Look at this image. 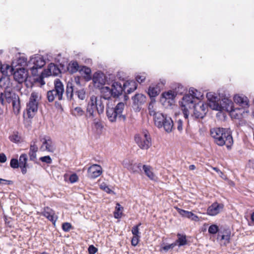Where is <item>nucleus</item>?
I'll return each mask as SVG.
<instances>
[{
  "mask_svg": "<svg viewBox=\"0 0 254 254\" xmlns=\"http://www.w3.org/2000/svg\"><path fill=\"white\" fill-rule=\"evenodd\" d=\"M230 232L228 230L224 231H219L217 235V239L223 241L224 245H227L230 242Z\"/></svg>",
  "mask_w": 254,
  "mask_h": 254,
  "instance_id": "25",
  "label": "nucleus"
},
{
  "mask_svg": "<svg viewBox=\"0 0 254 254\" xmlns=\"http://www.w3.org/2000/svg\"><path fill=\"white\" fill-rule=\"evenodd\" d=\"M62 228L64 231L68 232L71 228V225L68 222L64 223L62 225Z\"/></svg>",
  "mask_w": 254,
  "mask_h": 254,
  "instance_id": "45",
  "label": "nucleus"
},
{
  "mask_svg": "<svg viewBox=\"0 0 254 254\" xmlns=\"http://www.w3.org/2000/svg\"><path fill=\"white\" fill-rule=\"evenodd\" d=\"M233 99L235 103L239 104L242 107H246L248 105L249 100L246 96L236 95Z\"/></svg>",
  "mask_w": 254,
  "mask_h": 254,
  "instance_id": "28",
  "label": "nucleus"
},
{
  "mask_svg": "<svg viewBox=\"0 0 254 254\" xmlns=\"http://www.w3.org/2000/svg\"><path fill=\"white\" fill-rule=\"evenodd\" d=\"M6 161V157L5 155L2 153H0V163H4Z\"/></svg>",
  "mask_w": 254,
  "mask_h": 254,
  "instance_id": "53",
  "label": "nucleus"
},
{
  "mask_svg": "<svg viewBox=\"0 0 254 254\" xmlns=\"http://www.w3.org/2000/svg\"><path fill=\"white\" fill-rule=\"evenodd\" d=\"M206 97L208 101V105L213 110L227 112H232L234 110L233 103L228 98H224L219 101L215 94L211 92L207 94Z\"/></svg>",
  "mask_w": 254,
  "mask_h": 254,
  "instance_id": "3",
  "label": "nucleus"
},
{
  "mask_svg": "<svg viewBox=\"0 0 254 254\" xmlns=\"http://www.w3.org/2000/svg\"><path fill=\"white\" fill-rule=\"evenodd\" d=\"M177 236L178 239L174 242L175 244H176V246L178 245L179 247H181L187 244V241L185 235L178 234Z\"/></svg>",
  "mask_w": 254,
  "mask_h": 254,
  "instance_id": "34",
  "label": "nucleus"
},
{
  "mask_svg": "<svg viewBox=\"0 0 254 254\" xmlns=\"http://www.w3.org/2000/svg\"><path fill=\"white\" fill-rule=\"evenodd\" d=\"M97 251V249L93 245H91L88 248V252L89 254H95Z\"/></svg>",
  "mask_w": 254,
  "mask_h": 254,
  "instance_id": "51",
  "label": "nucleus"
},
{
  "mask_svg": "<svg viewBox=\"0 0 254 254\" xmlns=\"http://www.w3.org/2000/svg\"><path fill=\"white\" fill-rule=\"evenodd\" d=\"M121 208H122L121 206V205L119 204H117V206L116 207V209L117 210V211H118V212H120V211L121 210Z\"/></svg>",
  "mask_w": 254,
  "mask_h": 254,
  "instance_id": "62",
  "label": "nucleus"
},
{
  "mask_svg": "<svg viewBox=\"0 0 254 254\" xmlns=\"http://www.w3.org/2000/svg\"><path fill=\"white\" fill-rule=\"evenodd\" d=\"M74 93L80 100H83L85 99L86 92L85 89L83 88L80 89L74 88L72 83L68 82L66 87V94L67 99L69 100L74 99Z\"/></svg>",
  "mask_w": 254,
  "mask_h": 254,
  "instance_id": "10",
  "label": "nucleus"
},
{
  "mask_svg": "<svg viewBox=\"0 0 254 254\" xmlns=\"http://www.w3.org/2000/svg\"><path fill=\"white\" fill-rule=\"evenodd\" d=\"M102 95L98 97L99 98H103L105 100V103L107 104V100L113 96V93L112 92V89L108 86H104L101 88Z\"/></svg>",
  "mask_w": 254,
  "mask_h": 254,
  "instance_id": "26",
  "label": "nucleus"
},
{
  "mask_svg": "<svg viewBox=\"0 0 254 254\" xmlns=\"http://www.w3.org/2000/svg\"><path fill=\"white\" fill-rule=\"evenodd\" d=\"M135 79L138 83H141L146 79V74L145 73L138 74L136 75Z\"/></svg>",
  "mask_w": 254,
  "mask_h": 254,
  "instance_id": "39",
  "label": "nucleus"
},
{
  "mask_svg": "<svg viewBox=\"0 0 254 254\" xmlns=\"http://www.w3.org/2000/svg\"><path fill=\"white\" fill-rule=\"evenodd\" d=\"M45 72H46V74L47 76H57L61 73V71L59 67L53 63H51L49 64L48 68Z\"/></svg>",
  "mask_w": 254,
  "mask_h": 254,
  "instance_id": "27",
  "label": "nucleus"
},
{
  "mask_svg": "<svg viewBox=\"0 0 254 254\" xmlns=\"http://www.w3.org/2000/svg\"><path fill=\"white\" fill-rule=\"evenodd\" d=\"M93 81L95 85L99 87L105 84V77L102 73H95L93 77Z\"/></svg>",
  "mask_w": 254,
  "mask_h": 254,
  "instance_id": "23",
  "label": "nucleus"
},
{
  "mask_svg": "<svg viewBox=\"0 0 254 254\" xmlns=\"http://www.w3.org/2000/svg\"><path fill=\"white\" fill-rule=\"evenodd\" d=\"M154 124L158 128L164 127L167 132H170L173 128L174 124L172 119L166 115L158 112L153 118Z\"/></svg>",
  "mask_w": 254,
  "mask_h": 254,
  "instance_id": "6",
  "label": "nucleus"
},
{
  "mask_svg": "<svg viewBox=\"0 0 254 254\" xmlns=\"http://www.w3.org/2000/svg\"><path fill=\"white\" fill-rule=\"evenodd\" d=\"M176 95L175 92L170 90L162 94V100L164 99L165 100H168V102H170V101H172L174 100Z\"/></svg>",
  "mask_w": 254,
  "mask_h": 254,
  "instance_id": "32",
  "label": "nucleus"
},
{
  "mask_svg": "<svg viewBox=\"0 0 254 254\" xmlns=\"http://www.w3.org/2000/svg\"><path fill=\"white\" fill-rule=\"evenodd\" d=\"M3 98L4 100L5 105L6 103H11L13 107V110L15 114H18L20 110V104L19 98L12 90L10 91H4Z\"/></svg>",
  "mask_w": 254,
  "mask_h": 254,
  "instance_id": "8",
  "label": "nucleus"
},
{
  "mask_svg": "<svg viewBox=\"0 0 254 254\" xmlns=\"http://www.w3.org/2000/svg\"><path fill=\"white\" fill-rule=\"evenodd\" d=\"M176 209L178 212L183 217H187L189 219L190 217V215L192 214L191 212L186 211L178 207H177Z\"/></svg>",
  "mask_w": 254,
  "mask_h": 254,
  "instance_id": "35",
  "label": "nucleus"
},
{
  "mask_svg": "<svg viewBox=\"0 0 254 254\" xmlns=\"http://www.w3.org/2000/svg\"><path fill=\"white\" fill-rule=\"evenodd\" d=\"M223 208V205L217 202L213 203L207 210L208 215L214 216L218 214Z\"/></svg>",
  "mask_w": 254,
  "mask_h": 254,
  "instance_id": "19",
  "label": "nucleus"
},
{
  "mask_svg": "<svg viewBox=\"0 0 254 254\" xmlns=\"http://www.w3.org/2000/svg\"><path fill=\"white\" fill-rule=\"evenodd\" d=\"M175 246H176V244H175V243H173L171 244L166 245L162 247V249L165 251L167 252L170 249H173Z\"/></svg>",
  "mask_w": 254,
  "mask_h": 254,
  "instance_id": "47",
  "label": "nucleus"
},
{
  "mask_svg": "<svg viewBox=\"0 0 254 254\" xmlns=\"http://www.w3.org/2000/svg\"><path fill=\"white\" fill-rule=\"evenodd\" d=\"M40 160L42 162H45L47 164H51L52 162V159L49 156H45L44 157H41L40 158Z\"/></svg>",
  "mask_w": 254,
  "mask_h": 254,
  "instance_id": "46",
  "label": "nucleus"
},
{
  "mask_svg": "<svg viewBox=\"0 0 254 254\" xmlns=\"http://www.w3.org/2000/svg\"><path fill=\"white\" fill-rule=\"evenodd\" d=\"M139 237L140 236H133L131 240V244L132 246H135L138 244Z\"/></svg>",
  "mask_w": 254,
  "mask_h": 254,
  "instance_id": "50",
  "label": "nucleus"
},
{
  "mask_svg": "<svg viewBox=\"0 0 254 254\" xmlns=\"http://www.w3.org/2000/svg\"><path fill=\"white\" fill-rule=\"evenodd\" d=\"M80 66L77 62H70L67 66L68 71L71 73H74L79 71Z\"/></svg>",
  "mask_w": 254,
  "mask_h": 254,
  "instance_id": "31",
  "label": "nucleus"
},
{
  "mask_svg": "<svg viewBox=\"0 0 254 254\" xmlns=\"http://www.w3.org/2000/svg\"><path fill=\"white\" fill-rule=\"evenodd\" d=\"M10 165L11 167L14 169L18 168L19 167L18 161L16 159H12L10 160Z\"/></svg>",
  "mask_w": 254,
  "mask_h": 254,
  "instance_id": "43",
  "label": "nucleus"
},
{
  "mask_svg": "<svg viewBox=\"0 0 254 254\" xmlns=\"http://www.w3.org/2000/svg\"><path fill=\"white\" fill-rule=\"evenodd\" d=\"M28 158L26 154H21L19 159V166H23V165H27Z\"/></svg>",
  "mask_w": 254,
  "mask_h": 254,
  "instance_id": "36",
  "label": "nucleus"
},
{
  "mask_svg": "<svg viewBox=\"0 0 254 254\" xmlns=\"http://www.w3.org/2000/svg\"><path fill=\"white\" fill-rule=\"evenodd\" d=\"M177 129L179 131H181L183 130V122L179 119L177 121Z\"/></svg>",
  "mask_w": 254,
  "mask_h": 254,
  "instance_id": "52",
  "label": "nucleus"
},
{
  "mask_svg": "<svg viewBox=\"0 0 254 254\" xmlns=\"http://www.w3.org/2000/svg\"><path fill=\"white\" fill-rule=\"evenodd\" d=\"M2 69L3 67L1 65V64L0 63V79L3 75L2 73L4 72V71L2 70Z\"/></svg>",
  "mask_w": 254,
  "mask_h": 254,
  "instance_id": "60",
  "label": "nucleus"
},
{
  "mask_svg": "<svg viewBox=\"0 0 254 254\" xmlns=\"http://www.w3.org/2000/svg\"><path fill=\"white\" fill-rule=\"evenodd\" d=\"M36 142H34L33 144H31L29 155L30 160H33L36 158V152L38 151V147L35 144Z\"/></svg>",
  "mask_w": 254,
  "mask_h": 254,
  "instance_id": "33",
  "label": "nucleus"
},
{
  "mask_svg": "<svg viewBox=\"0 0 254 254\" xmlns=\"http://www.w3.org/2000/svg\"><path fill=\"white\" fill-rule=\"evenodd\" d=\"M3 95H4V93H3L0 90V103L2 105H5V103H4V98H3Z\"/></svg>",
  "mask_w": 254,
  "mask_h": 254,
  "instance_id": "54",
  "label": "nucleus"
},
{
  "mask_svg": "<svg viewBox=\"0 0 254 254\" xmlns=\"http://www.w3.org/2000/svg\"><path fill=\"white\" fill-rule=\"evenodd\" d=\"M218 232H219L218 227L216 225H211L208 228V232L210 234H215Z\"/></svg>",
  "mask_w": 254,
  "mask_h": 254,
  "instance_id": "37",
  "label": "nucleus"
},
{
  "mask_svg": "<svg viewBox=\"0 0 254 254\" xmlns=\"http://www.w3.org/2000/svg\"><path fill=\"white\" fill-rule=\"evenodd\" d=\"M41 215L46 217L54 225L58 219V216L55 215L54 211L48 207L44 208L43 211L41 212Z\"/></svg>",
  "mask_w": 254,
  "mask_h": 254,
  "instance_id": "18",
  "label": "nucleus"
},
{
  "mask_svg": "<svg viewBox=\"0 0 254 254\" xmlns=\"http://www.w3.org/2000/svg\"><path fill=\"white\" fill-rule=\"evenodd\" d=\"M148 110L150 116H153V118L156 116V114L158 113V112H156L155 109L154 108L153 103H150L148 106Z\"/></svg>",
  "mask_w": 254,
  "mask_h": 254,
  "instance_id": "41",
  "label": "nucleus"
},
{
  "mask_svg": "<svg viewBox=\"0 0 254 254\" xmlns=\"http://www.w3.org/2000/svg\"><path fill=\"white\" fill-rule=\"evenodd\" d=\"M79 71L83 72L87 75H90L91 72L90 68L85 66H80Z\"/></svg>",
  "mask_w": 254,
  "mask_h": 254,
  "instance_id": "38",
  "label": "nucleus"
},
{
  "mask_svg": "<svg viewBox=\"0 0 254 254\" xmlns=\"http://www.w3.org/2000/svg\"><path fill=\"white\" fill-rule=\"evenodd\" d=\"M124 92L126 94H130L137 88L136 82L133 80L124 82Z\"/></svg>",
  "mask_w": 254,
  "mask_h": 254,
  "instance_id": "22",
  "label": "nucleus"
},
{
  "mask_svg": "<svg viewBox=\"0 0 254 254\" xmlns=\"http://www.w3.org/2000/svg\"><path fill=\"white\" fill-rule=\"evenodd\" d=\"M210 134L215 142L219 146L225 144L228 147L233 144L231 133L228 129L220 127L213 128L210 130Z\"/></svg>",
  "mask_w": 254,
  "mask_h": 254,
  "instance_id": "4",
  "label": "nucleus"
},
{
  "mask_svg": "<svg viewBox=\"0 0 254 254\" xmlns=\"http://www.w3.org/2000/svg\"><path fill=\"white\" fill-rule=\"evenodd\" d=\"M69 181L71 183H75L78 180V176L75 174L71 175L69 177Z\"/></svg>",
  "mask_w": 254,
  "mask_h": 254,
  "instance_id": "48",
  "label": "nucleus"
},
{
  "mask_svg": "<svg viewBox=\"0 0 254 254\" xmlns=\"http://www.w3.org/2000/svg\"><path fill=\"white\" fill-rule=\"evenodd\" d=\"M123 164L126 168L132 173L138 172L139 171L141 170V168L142 167L141 163L133 164L132 162H130V161L127 162L124 161Z\"/></svg>",
  "mask_w": 254,
  "mask_h": 254,
  "instance_id": "24",
  "label": "nucleus"
},
{
  "mask_svg": "<svg viewBox=\"0 0 254 254\" xmlns=\"http://www.w3.org/2000/svg\"><path fill=\"white\" fill-rule=\"evenodd\" d=\"M27 64V58L24 56H20L12 62V66H16L17 65L24 66Z\"/></svg>",
  "mask_w": 254,
  "mask_h": 254,
  "instance_id": "29",
  "label": "nucleus"
},
{
  "mask_svg": "<svg viewBox=\"0 0 254 254\" xmlns=\"http://www.w3.org/2000/svg\"><path fill=\"white\" fill-rule=\"evenodd\" d=\"M46 63L43 57L41 55H35L31 58L28 62V65L29 66L33 75H36L37 70L39 68H41Z\"/></svg>",
  "mask_w": 254,
  "mask_h": 254,
  "instance_id": "12",
  "label": "nucleus"
},
{
  "mask_svg": "<svg viewBox=\"0 0 254 254\" xmlns=\"http://www.w3.org/2000/svg\"><path fill=\"white\" fill-rule=\"evenodd\" d=\"M28 165L19 166L21 170V172L23 174H25L27 173V167Z\"/></svg>",
  "mask_w": 254,
  "mask_h": 254,
  "instance_id": "55",
  "label": "nucleus"
},
{
  "mask_svg": "<svg viewBox=\"0 0 254 254\" xmlns=\"http://www.w3.org/2000/svg\"><path fill=\"white\" fill-rule=\"evenodd\" d=\"M141 225V223L132 227L131 232L134 236H139V227Z\"/></svg>",
  "mask_w": 254,
  "mask_h": 254,
  "instance_id": "42",
  "label": "nucleus"
},
{
  "mask_svg": "<svg viewBox=\"0 0 254 254\" xmlns=\"http://www.w3.org/2000/svg\"><path fill=\"white\" fill-rule=\"evenodd\" d=\"M124 81H122L123 83H122L121 82L115 80L112 81L111 89H112L114 97L119 96L122 94L123 91L124 92Z\"/></svg>",
  "mask_w": 254,
  "mask_h": 254,
  "instance_id": "16",
  "label": "nucleus"
},
{
  "mask_svg": "<svg viewBox=\"0 0 254 254\" xmlns=\"http://www.w3.org/2000/svg\"><path fill=\"white\" fill-rule=\"evenodd\" d=\"M10 181L4 180L2 179H0V184H10Z\"/></svg>",
  "mask_w": 254,
  "mask_h": 254,
  "instance_id": "58",
  "label": "nucleus"
},
{
  "mask_svg": "<svg viewBox=\"0 0 254 254\" xmlns=\"http://www.w3.org/2000/svg\"><path fill=\"white\" fill-rule=\"evenodd\" d=\"M132 107L134 111L138 112L146 101V97L142 94H136L132 98Z\"/></svg>",
  "mask_w": 254,
  "mask_h": 254,
  "instance_id": "14",
  "label": "nucleus"
},
{
  "mask_svg": "<svg viewBox=\"0 0 254 254\" xmlns=\"http://www.w3.org/2000/svg\"><path fill=\"white\" fill-rule=\"evenodd\" d=\"M75 116H81L84 114V111L81 107H77L73 110V113Z\"/></svg>",
  "mask_w": 254,
  "mask_h": 254,
  "instance_id": "40",
  "label": "nucleus"
},
{
  "mask_svg": "<svg viewBox=\"0 0 254 254\" xmlns=\"http://www.w3.org/2000/svg\"><path fill=\"white\" fill-rule=\"evenodd\" d=\"M202 96L201 92L191 88L189 89V93L183 97L181 105L186 119L191 112L196 118L202 119L204 117L207 113V105L201 101L197 102Z\"/></svg>",
  "mask_w": 254,
  "mask_h": 254,
  "instance_id": "1",
  "label": "nucleus"
},
{
  "mask_svg": "<svg viewBox=\"0 0 254 254\" xmlns=\"http://www.w3.org/2000/svg\"><path fill=\"white\" fill-rule=\"evenodd\" d=\"M164 82H162L161 83H158L156 85H151L149 86L148 94L150 97H155L157 96L160 93L161 88L163 87Z\"/></svg>",
  "mask_w": 254,
  "mask_h": 254,
  "instance_id": "20",
  "label": "nucleus"
},
{
  "mask_svg": "<svg viewBox=\"0 0 254 254\" xmlns=\"http://www.w3.org/2000/svg\"><path fill=\"white\" fill-rule=\"evenodd\" d=\"M6 73H8V71L9 70V72L12 73V71H13V68L12 67H11L10 66L8 65H6Z\"/></svg>",
  "mask_w": 254,
  "mask_h": 254,
  "instance_id": "57",
  "label": "nucleus"
},
{
  "mask_svg": "<svg viewBox=\"0 0 254 254\" xmlns=\"http://www.w3.org/2000/svg\"><path fill=\"white\" fill-rule=\"evenodd\" d=\"M251 220L252 222H254V212L251 215Z\"/></svg>",
  "mask_w": 254,
  "mask_h": 254,
  "instance_id": "64",
  "label": "nucleus"
},
{
  "mask_svg": "<svg viewBox=\"0 0 254 254\" xmlns=\"http://www.w3.org/2000/svg\"><path fill=\"white\" fill-rule=\"evenodd\" d=\"M101 189L105 191L106 192L110 193L112 192V190L105 184H102L100 186Z\"/></svg>",
  "mask_w": 254,
  "mask_h": 254,
  "instance_id": "49",
  "label": "nucleus"
},
{
  "mask_svg": "<svg viewBox=\"0 0 254 254\" xmlns=\"http://www.w3.org/2000/svg\"><path fill=\"white\" fill-rule=\"evenodd\" d=\"M195 169V166L194 165H191L189 166L190 170H194Z\"/></svg>",
  "mask_w": 254,
  "mask_h": 254,
  "instance_id": "63",
  "label": "nucleus"
},
{
  "mask_svg": "<svg viewBox=\"0 0 254 254\" xmlns=\"http://www.w3.org/2000/svg\"><path fill=\"white\" fill-rule=\"evenodd\" d=\"M13 77L18 83H22L27 77V71L24 68H17L13 73Z\"/></svg>",
  "mask_w": 254,
  "mask_h": 254,
  "instance_id": "17",
  "label": "nucleus"
},
{
  "mask_svg": "<svg viewBox=\"0 0 254 254\" xmlns=\"http://www.w3.org/2000/svg\"><path fill=\"white\" fill-rule=\"evenodd\" d=\"M105 100L94 95L91 96L86 107V117L95 123L98 121L97 115L102 114L104 111Z\"/></svg>",
  "mask_w": 254,
  "mask_h": 254,
  "instance_id": "2",
  "label": "nucleus"
},
{
  "mask_svg": "<svg viewBox=\"0 0 254 254\" xmlns=\"http://www.w3.org/2000/svg\"><path fill=\"white\" fill-rule=\"evenodd\" d=\"M0 87L4 89V91L12 90V84L8 76H1L0 79Z\"/></svg>",
  "mask_w": 254,
  "mask_h": 254,
  "instance_id": "21",
  "label": "nucleus"
},
{
  "mask_svg": "<svg viewBox=\"0 0 254 254\" xmlns=\"http://www.w3.org/2000/svg\"><path fill=\"white\" fill-rule=\"evenodd\" d=\"M10 140L13 142H18L20 141V137L16 134H14L9 136Z\"/></svg>",
  "mask_w": 254,
  "mask_h": 254,
  "instance_id": "44",
  "label": "nucleus"
},
{
  "mask_svg": "<svg viewBox=\"0 0 254 254\" xmlns=\"http://www.w3.org/2000/svg\"><path fill=\"white\" fill-rule=\"evenodd\" d=\"M64 92V86L63 83L60 79H56L54 81V88L47 92L48 100L50 102L54 101L56 99L62 100Z\"/></svg>",
  "mask_w": 254,
  "mask_h": 254,
  "instance_id": "7",
  "label": "nucleus"
},
{
  "mask_svg": "<svg viewBox=\"0 0 254 254\" xmlns=\"http://www.w3.org/2000/svg\"><path fill=\"white\" fill-rule=\"evenodd\" d=\"M40 141L42 145L40 147L41 151L54 152L56 150V146L50 136L43 135L40 137Z\"/></svg>",
  "mask_w": 254,
  "mask_h": 254,
  "instance_id": "13",
  "label": "nucleus"
},
{
  "mask_svg": "<svg viewBox=\"0 0 254 254\" xmlns=\"http://www.w3.org/2000/svg\"><path fill=\"white\" fill-rule=\"evenodd\" d=\"M102 173V167L97 164H93L88 169V177L91 179H95Z\"/></svg>",
  "mask_w": 254,
  "mask_h": 254,
  "instance_id": "15",
  "label": "nucleus"
},
{
  "mask_svg": "<svg viewBox=\"0 0 254 254\" xmlns=\"http://www.w3.org/2000/svg\"><path fill=\"white\" fill-rule=\"evenodd\" d=\"M125 108V104L119 102L115 108H111L107 105L106 108L107 117L110 122L114 123L117 121L126 120L125 116L122 114Z\"/></svg>",
  "mask_w": 254,
  "mask_h": 254,
  "instance_id": "5",
  "label": "nucleus"
},
{
  "mask_svg": "<svg viewBox=\"0 0 254 254\" xmlns=\"http://www.w3.org/2000/svg\"><path fill=\"white\" fill-rule=\"evenodd\" d=\"M41 99V94L38 92H33L31 93L26 108L29 118L33 117L37 112L39 102Z\"/></svg>",
  "mask_w": 254,
  "mask_h": 254,
  "instance_id": "9",
  "label": "nucleus"
},
{
  "mask_svg": "<svg viewBox=\"0 0 254 254\" xmlns=\"http://www.w3.org/2000/svg\"><path fill=\"white\" fill-rule=\"evenodd\" d=\"M212 169L217 172L218 174H223V173L217 168L216 167H212Z\"/></svg>",
  "mask_w": 254,
  "mask_h": 254,
  "instance_id": "61",
  "label": "nucleus"
},
{
  "mask_svg": "<svg viewBox=\"0 0 254 254\" xmlns=\"http://www.w3.org/2000/svg\"><path fill=\"white\" fill-rule=\"evenodd\" d=\"M190 219L191 220L195 221H197L199 220L198 216L193 214L192 212L190 215Z\"/></svg>",
  "mask_w": 254,
  "mask_h": 254,
  "instance_id": "56",
  "label": "nucleus"
},
{
  "mask_svg": "<svg viewBox=\"0 0 254 254\" xmlns=\"http://www.w3.org/2000/svg\"><path fill=\"white\" fill-rule=\"evenodd\" d=\"M143 169L146 175L151 180H155L156 177L152 171L150 166L144 165L142 166Z\"/></svg>",
  "mask_w": 254,
  "mask_h": 254,
  "instance_id": "30",
  "label": "nucleus"
},
{
  "mask_svg": "<svg viewBox=\"0 0 254 254\" xmlns=\"http://www.w3.org/2000/svg\"><path fill=\"white\" fill-rule=\"evenodd\" d=\"M114 216L116 218H120L121 216V213L118 211H116L114 213Z\"/></svg>",
  "mask_w": 254,
  "mask_h": 254,
  "instance_id": "59",
  "label": "nucleus"
},
{
  "mask_svg": "<svg viewBox=\"0 0 254 254\" xmlns=\"http://www.w3.org/2000/svg\"><path fill=\"white\" fill-rule=\"evenodd\" d=\"M135 141L142 149L147 150L152 145L151 139L147 131H144L142 133L135 136Z\"/></svg>",
  "mask_w": 254,
  "mask_h": 254,
  "instance_id": "11",
  "label": "nucleus"
}]
</instances>
